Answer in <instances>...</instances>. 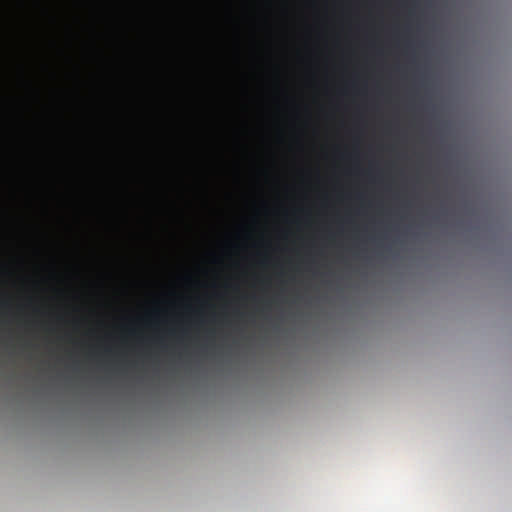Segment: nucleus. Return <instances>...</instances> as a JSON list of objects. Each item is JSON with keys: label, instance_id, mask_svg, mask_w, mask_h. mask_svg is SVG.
<instances>
[{"label": "nucleus", "instance_id": "1", "mask_svg": "<svg viewBox=\"0 0 512 512\" xmlns=\"http://www.w3.org/2000/svg\"><path fill=\"white\" fill-rule=\"evenodd\" d=\"M21 80L29 95V101L26 102V107L30 108L32 102L39 100V91L32 79L28 76L26 66H23L21 69Z\"/></svg>", "mask_w": 512, "mask_h": 512}, {"label": "nucleus", "instance_id": "2", "mask_svg": "<svg viewBox=\"0 0 512 512\" xmlns=\"http://www.w3.org/2000/svg\"><path fill=\"white\" fill-rule=\"evenodd\" d=\"M33 303V298H28L26 306H30Z\"/></svg>", "mask_w": 512, "mask_h": 512}]
</instances>
